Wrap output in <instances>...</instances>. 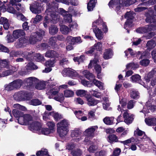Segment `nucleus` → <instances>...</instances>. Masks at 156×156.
I'll return each mask as SVG.
<instances>
[{
  "mask_svg": "<svg viewBox=\"0 0 156 156\" xmlns=\"http://www.w3.org/2000/svg\"><path fill=\"white\" fill-rule=\"evenodd\" d=\"M12 35L14 38L17 39L20 37H24L25 35V33L22 30H16L13 31Z\"/></svg>",
  "mask_w": 156,
  "mask_h": 156,
  "instance_id": "nucleus-20",
  "label": "nucleus"
},
{
  "mask_svg": "<svg viewBox=\"0 0 156 156\" xmlns=\"http://www.w3.org/2000/svg\"><path fill=\"white\" fill-rule=\"evenodd\" d=\"M87 91L83 90H78L76 92V95L80 97H83L86 96Z\"/></svg>",
  "mask_w": 156,
  "mask_h": 156,
  "instance_id": "nucleus-50",
  "label": "nucleus"
},
{
  "mask_svg": "<svg viewBox=\"0 0 156 156\" xmlns=\"http://www.w3.org/2000/svg\"><path fill=\"white\" fill-rule=\"evenodd\" d=\"M64 37L62 35H58L56 37H51L49 39V44L53 48H55L56 39L59 41H62L64 40Z\"/></svg>",
  "mask_w": 156,
  "mask_h": 156,
  "instance_id": "nucleus-18",
  "label": "nucleus"
},
{
  "mask_svg": "<svg viewBox=\"0 0 156 156\" xmlns=\"http://www.w3.org/2000/svg\"><path fill=\"white\" fill-rule=\"evenodd\" d=\"M96 0H91L88 3L87 8L89 11H91L93 10L95 6V2Z\"/></svg>",
  "mask_w": 156,
  "mask_h": 156,
  "instance_id": "nucleus-37",
  "label": "nucleus"
},
{
  "mask_svg": "<svg viewBox=\"0 0 156 156\" xmlns=\"http://www.w3.org/2000/svg\"><path fill=\"white\" fill-rule=\"evenodd\" d=\"M64 94L65 97H72L74 95V92L71 90L66 89L64 91Z\"/></svg>",
  "mask_w": 156,
  "mask_h": 156,
  "instance_id": "nucleus-42",
  "label": "nucleus"
},
{
  "mask_svg": "<svg viewBox=\"0 0 156 156\" xmlns=\"http://www.w3.org/2000/svg\"><path fill=\"white\" fill-rule=\"evenodd\" d=\"M86 98L87 101V104L90 106L96 105L98 103V100H95L91 96L86 97Z\"/></svg>",
  "mask_w": 156,
  "mask_h": 156,
  "instance_id": "nucleus-27",
  "label": "nucleus"
},
{
  "mask_svg": "<svg viewBox=\"0 0 156 156\" xmlns=\"http://www.w3.org/2000/svg\"><path fill=\"white\" fill-rule=\"evenodd\" d=\"M45 56L48 58L54 57L56 58L62 57V55L58 54L53 50H49L45 54Z\"/></svg>",
  "mask_w": 156,
  "mask_h": 156,
  "instance_id": "nucleus-17",
  "label": "nucleus"
},
{
  "mask_svg": "<svg viewBox=\"0 0 156 156\" xmlns=\"http://www.w3.org/2000/svg\"><path fill=\"white\" fill-rule=\"evenodd\" d=\"M156 45V43L155 41L153 40L148 41L147 43V47L148 49L153 48Z\"/></svg>",
  "mask_w": 156,
  "mask_h": 156,
  "instance_id": "nucleus-49",
  "label": "nucleus"
},
{
  "mask_svg": "<svg viewBox=\"0 0 156 156\" xmlns=\"http://www.w3.org/2000/svg\"><path fill=\"white\" fill-rule=\"evenodd\" d=\"M41 127V123L37 122H34L30 124V129L32 131H37L39 130Z\"/></svg>",
  "mask_w": 156,
  "mask_h": 156,
  "instance_id": "nucleus-24",
  "label": "nucleus"
},
{
  "mask_svg": "<svg viewBox=\"0 0 156 156\" xmlns=\"http://www.w3.org/2000/svg\"><path fill=\"white\" fill-rule=\"evenodd\" d=\"M108 140L109 142L111 143L113 142H119L117 137L115 135H110L108 137Z\"/></svg>",
  "mask_w": 156,
  "mask_h": 156,
  "instance_id": "nucleus-46",
  "label": "nucleus"
},
{
  "mask_svg": "<svg viewBox=\"0 0 156 156\" xmlns=\"http://www.w3.org/2000/svg\"><path fill=\"white\" fill-rule=\"evenodd\" d=\"M26 69L28 72L32 69H37L38 67L37 66L32 62H29L26 65Z\"/></svg>",
  "mask_w": 156,
  "mask_h": 156,
  "instance_id": "nucleus-40",
  "label": "nucleus"
},
{
  "mask_svg": "<svg viewBox=\"0 0 156 156\" xmlns=\"http://www.w3.org/2000/svg\"><path fill=\"white\" fill-rule=\"evenodd\" d=\"M34 59L37 62H41L44 60V56L39 53L36 54L34 57Z\"/></svg>",
  "mask_w": 156,
  "mask_h": 156,
  "instance_id": "nucleus-59",
  "label": "nucleus"
},
{
  "mask_svg": "<svg viewBox=\"0 0 156 156\" xmlns=\"http://www.w3.org/2000/svg\"><path fill=\"white\" fill-rule=\"evenodd\" d=\"M130 94L131 97L134 99H137L140 97V94L138 91L132 89L130 90Z\"/></svg>",
  "mask_w": 156,
  "mask_h": 156,
  "instance_id": "nucleus-32",
  "label": "nucleus"
},
{
  "mask_svg": "<svg viewBox=\"0 0 156 156\" xmlns=\"http://www.w3.org/2000/svg\"><path fill=\"white\" fill-rule=\"evenodd\" d=\"M140 58L142 59L140 62V64L143 66H146V53H143L141 56Z\"/></svg>",
  "mask_w": 156,
  "mask_h": 156,
  "instance_id": "nucleus-47",
  "label": "nucleus"
},
{
  "mask_svg": "<svg viewBox=\"0 0 156 156\" xmlns=\"http://www.w3.org/2000/svg\"><path fill=\"white\" fill-rule=\"evenodd\" d=\"M58 12L64 17V18L66 22L70 23L72 22V16L69 14L67 12L62 8H59L58 9Z\"/></svg>",
  "mask_w": 156,
  "mask_h": 156,
  "instance_id": "nucleus-13",
  "label": "nucleus"
},
{
  "mask_svg": "<svg viewBox=\"0 0 156 156\" xmlns=\"http://www.w3.org/2000/svg\"><path fill=\"white\" fill-rule=\"evenodd\" d=\"M82 74L88 80H93L94 78V76L93 74L89 72L87 70L82 71Z\"/></svg>",
  "mask_w": 156,
  "mask_h": 156,
  "instance_id": "nucleus-33",
  "label": "nucleus"
},
{
  "mask_svg": "<svg viewBox=\"0 0 156 156\" xmlns=\"http://www.w3.org/2000/svg\"><path fill=\"white\" fill-rule=\"evenodd\" d=\"M134 15H135L133 11H130L127 12L124 16V17L127 19V21L125 23L124 27L127 30L128 33H129L128 28L132 26V20L133 19Z\"/></svg>",
  "mask_w": 156,
  "mask_h": 156,
  "instance_id": "nucleus-9",
  "label": "nucleus"
},
{
  "mask_svg": "<svg viewBox=\"0 0 156 156\" xmlns=\"http://www.w3.org/2000/svg\"><path fill=\"white\" fill-rule=\"evenodd\" d=\"M156 124V119L155 118L147 119V125L149 126H153Z\"/></svg>",
  "mask_w": 156,
  "mask_h": 156,
  "instance_id": "nucleus-48",
  "label": "nucleus"
},
{
  "mask_svg": "<svg viewBox=\"0 0 156 156\" xmlns=\"http://www.w3.org/2000/svg\"><path fill=\"white\" fill-rule=\"evenodd\" d=\"M30 94L26 91H20L16 93L13 95L14 98L16 100L21 99L28 100L30 98Z\"/></svg>",
  "mask_w": 156,
  "mask_h": 156,
  "instance_id": "nucleus-10",
  "label": "nucleus"
},
{
  "mask_svg": "<svg viewBox=\"0 0 156 156\" xmlns=\"http://www.w3.org/2000/svg\"><path fill=\"white\" fill-rule=\"evenodd\" d=\"M42 16L41 15H37L35 18H33L31 20V22L34 24L39 23L42 20Z\"/></svg>",
  "mask_w": 156,
  "mask_h": 156,
  "instance_id": "nucleus-41",
  "label": "nucleus"
},
{
  "mask_svg": "<svg viewBox=\"0 0 156 156\" xmlns=\"http://www.w3.org/2000/svg\"><path fill=\"white\" fill-rule=\"evenodd\" d=\"M113 55L112 50L111 49L106 50L104 54L103 57L105 59L111 58Z\"/></svg>",
  "mask_w": 156,
  "mask_h": 156,
  "instance_id": "nucleus-28",
  "label": "nucleus"
},
{
  "mask_svg": "<svg viewBox=\"0 0 156 156\" xmlns=\"http://www.w3.org/2000/svg\"><path fill=\"white\" fill-rule=\"evenodd\" d=\"M85 60V57L83 55H81L80 57H76L73 58V60L75 62H77V64H79L80 62L84 61Z\"/></svg>",
  "mask_w": 156,
  "mask_h": 156,
  "instance_id": "nucleus-52",
  "label": "nucleus"
},
{
  "mask_svg": "<svg viewBox=\"0 0 156 156\" xmlns=\"http://www.w3.org/2000/svg\"><path fill=\"white\" fill-rule=\"evenodd\" d=\"M143 135H145V132L139 129L138 128H137L134 131V135L135 136L137 135L141 136Z\"/></svg>",
  "mask_w": 156,
  "mask_h": 156,
  "instance_id": "nucleus-63",
  "label": "nucleus"
},
{
  "mask_svg": "<svg viewBox=\"0 0 156 156\" xmlns=\"http://www.w3.org/2000/svg\"><path fill=\"white\" fill-rule=\"evenodd\" d=\"M33 54L32 51L29 52L27 51H12L10 53V57H19L22 56L28 59L29 58L31 57Z\"/></svg>",
  "mask_w": 156,
  "mask_h": 156,
  "instance_id": "nucleus-8",
  "label": "nucleus"
},
{
  "mask_svg": "<svg viewBox=\"0 0 156 156\" xmlns=\"http://www.w3.org/2000/svg\"><path fill=\"white\" fill-rule=\"evenodd\" d=\"M92 83L100 89L102 90L104 89V84L103 83L94 78L92 80Z\"/></svg>",
  "mask_w": 156,
  "mask_h": 156,
  "instance_id": "nucleus-29",
  "label": "nucleus"
},
{
  "mask_svg": "<svg viewBox=\"0 0 156 156\" xmlns=\"http://www.w3.org/2000/svg\"><path fill=\"white\" fill-rule=\"evenodd\" d=\"M98 128L97 126H91L84 131V134L88 137L92 138L95 136V132L97 131Z\"/></svg>",
  "mask_w": 156,
  "mask_h": 156,
  "instance_id": "nucleus-12",
  "label": "nucleus"
},
{
  "mask_svg": "<svg viewBox=\"0 0 156 156\" xmlns=\"http://www.w3.org/2000/svg\"><path fill=\"white\" fill-rule=\"evenodd\" d=\"M147 13V23H150L147 27V39L152 38L155 35L156 30V15H152L153 11H149Z\"/></svg>",
  "mask_w": 156,
  "mask_h": 156,
  "instance_id": "nucleus-1",
  "label": "nucleus"
},
{
  "mask_svg": "<svg viewBox=\"0 0 156 156\" xmlns=\"http://www.w3.org/2000/svg\"><path fill=\"white\" fill-rule=\"evenodd\" d=\"M36 155L37 156H50L48 154V150L44 148L38 151L36 153Z\"/></svg>",
  "mask_w": 156,
  "mask_h": 156,
  "instance_id": "nucleus-36",
  "label": "nucleus"
},
{
  "mask_svg": "<svg viewBox=\"0 0 156 156\" xmlns=\"http://www.w3.org/2000/svg\"><path fill=\"white\" fill-rule=\"evenodd\" d=\"M156 73V68H154L149 73L147 76L148 79H151V80H149V81H151L150 84L153 87L155 85L156 83V78L154 75Z\"/></svg>",
  "mask_w": 156,
  "mask_h": 156,
  "instance_id": "nucleus-14",
  "label": "nucleus"
},
{
  "mask_svg": "<svg viewBox=\"0 0 156 156\" xmlns=\"http://www.w3.org/2000/svg\"><path fill=\"white\" fill-rule=\"evenodd\" d=\"M69 125L68 121L66 119H64L57 123V132L62 138L64 139L67 135L69 131L68 128Z\"/></svg>",
  "mask_w": 156,
  "mask_h": 156,
  "instance_id": "nucleus-3",
  "label": "nucleus"
},
{
  "mask_svg": "<svg viewBox=\"0 0 156 156\" xmlns=\"http://www.w3.org/2000/svg\"><path fill=\"white\" fill-rule=\"evenodd\" d=\"M41 7L40 4L35 3L30 5V9L31 11L34 13L39 14L41 12Z\"/></svg>",
  "mask_w": 156,
  "mask_h": 156,
  "instance_id": "nucleus-15",
  "label": "nucleus"
},
{
  "mask_svg": "<svg viewBox=\"0 0 156 156\" xmlns=\"http://www.w3.org/2000/svg\"><path fill=\"white\" fill-rule=\"evenodd\" d=\"M47 8L45 12L47 15L51 18V22L54 23L57 22L59 18V15L56 12L58 8L57 2H53L47 4Z\"/></svg>",
  "mask_w": 156,
  "mask_h": 156,
  "instance_id": "nucleus-2",
  "label": "nucleus"
},
{
  "mask_svg": "<svg viewBox=\"0 0 156 156\" xmlns=\"http://www.w3.org/2000/svg\"><path fill=\"white\" fill-rule=\"evenodd\" d=\"M69 29L67 26L65 25H63L61 26L60 30L61 33L64 34H68L69 32Z\"/></svg>",
  "mask_w": 156,
  "mask_h": 156,
  "instance_id": "nucleus-44",
  "label": "nucleus"
},
{
  "mask_svg": "<svg viewBox=\"0 0 156 156\" xmlns=\"http://www.w3.org/2000/svg\"><path fill=\"white\" fill-rule=\"evenodd\" d=\"M55 62L56 61L55 59L48 60L45 62V66L47 67H53L54 66V64Z\"/></svg>",
  "mask_w": 156,
  "mask_h": 156,
  "instance_id": "nucleus-58",
  "label": "nucleus"
},
{
  "mask_svg": "<svg viewBox=\"0 0 156 156\" xmlns=\"http://www.w3.org/2000/svg\"><path fill=\"white\" fill-rule=\"evenodd\" d=\"M62 74L64 76H68L73 79L81 80L83 78V76H80L77 71L71 68L64 69L62 72Z\"/></svg>",
  "mask_w": 156,
  "mask_h": 156,
  "instance_id": "nucleus-7",
  "label": "nucleus"
},
{
  "mask_svg": "<svg viewBox=\"0 0 156 156\" xmlns=\"http://www.w3.org/2000/svg\"><path fill=\"white\" fill-rule=\"evenodd\" d=\"M12 82L15 89L20 88L23 84V81L21 80H15Z\"/></svg>",
  "mask_w": 156,
  "mask_h": 156,
  "instance_id": "nucleus-43",
  "label": "nucleus"
},
{
  "mask_svg": "<svg viewBox=\"0 0 156 156\" xmlns=\"http://www.w3.org/2000/svg\"><path fill=\"white\" fill-rule=\"evenodd\" d=\"M94 32L95 34L96 37L99 40L102 39L103 37V33L98 27L93 28Z\"/></svg>",
  "mask_w": 156,
  "mask_h": 156,
  "instance_id": "nucleus-23",
  "label": "nucleus"
},
{
  "mask_svg": "<svg viewBox=\"0 0 156 156\" xmlns=\"http://www.w3.org/2000/svg\"><path fill=\"white\" fill-rule=\"evenodd\" d=\"M45 85V82L44 81H38L35 86V88L39 90H42L44 88Z\"/></svg>",
  "mask_w": 156,
  "mask_h": 156,
  "instance_id": "nucleus-35",
  "label": "nucleus"
},
{
  "mask_svg": "<svg viewBox=\"0 0 156 156\" xmlns=\"http://www.w3.org/2000/svg\"><path fill=\"white\" fill-rule=\"evenodd\" d=\"M92 83L100 89L102 90L104 89V84L103 83L94 78L92 80Z\"/></svg>",
  "mask_w": 156,
  "mask_h": 156,
  "instance_id": "nucleus-30",
  "label": "nucleus"
},
{
  "mask_svg": "<svg viewBox=\"0 0 156 156\" xmlns=\"http://www.w3.org/2000/svg\"><path fill=\"white\" fill-rule=\"evenodd\" d=\"M99 62L98 59L94 58L93 60L90 61V62L88 66V67L89 69L92 68L93 66L95 67L97 64H98Z\"/></svg>",
  "mask_w": 156,
  "mask_h": 156,
  "instance_id": "nucleus-39",
  "label": "nucleus"
},
{
  "mask_svg": "<svg viewBox=\"0 0 156 156\" xmlns=\"http://www.w3.org/2000/svg\"><path fill=\"white\" fill-rule=\"evenodd\" d=\"M94 48L97 51H101L102 49V43L98 42L94 44L93 46Z\"/></svg>",
  "mask_w": 156,
  "mask_h": 156,
  "instance_id": "nucleus-62",
  "label": "nucleus"
},
{
  "mask_svg": "<svg viewBox=\"0 0 156 156\" xmlns=\"http://www.w3.org/2000/svg\"><path fill=\"white\" fill-rule=\"evenodd\" d=\"M58 31V28L55 25H52L49 28V32L51 34H55L57 33Z\"/></svg>",
  "mask_w": 156,
  "mask_h": 156,
  "instance_id": "nucleus-45",
  "label": "nucleus"
},
{
  "mask_svg": "<svg viewBox=\"0 0 156 156\" xmlns=\"http://www.w3.org/2000/svg\"><path fill=\"white\" fill-rule=\"evenodd\" d=\"M134 141V139L133 137H131L128 139L124 141H119V142L122 144L124 145H128L132 142H133Z\"/></svg>",
  "mask_w": 156,
  "mask_h": 156,
  "instance_id": "nucleus-55",
  "label": "nucleus"
},
{
  "mask_svg": "<svg viewBox=\"0 0 156 156\" xmlns=\"http://www.w3.org/2000/svg\"><path fill=\"white\" fill-rule=\"evenodd\" d=\"M98 27L102 28L105 32H106L108 31L105 23L103 22L101 18H99L97 20L93 23L92 25L93 28Z\"/></svg>",
  "mask_w": 156,
  "mask_h": 156,
  "instance_id": "nucleus-11",
  "label": "nucleus"
},
{
  "mask_svg": "<svg viewBox=\"0 0 156 156\" xmlns=\"http://www.w3.org/2000/svg\"><path fill=\"white\" fill-rule=\"evenodd\" d=\"M5 89L7 91H11L15 89V88L12 82L5 86Z\"/></svg>",
  "mask_w": 156,
  "mask_h": 156,
  "instance_id": "nucleus-61",
  "label": "nucleus"
},
{
  "mask_svg": "<svg viewBox=\"0 0 156 156\" xmlns=\"http://www.w3.org/2000/svg\"><path fill=\"white\" fill-rule=\"evenodd\" d=\"M110 104L109 102V101L107 99H105V101L103 105L104 109L107 110H111V108L110 107Z\"/></svg>",
  "mask_w": 156,
  "mask_h": 156,
  "instance_id": "nucleus-56",
  "label": "nucleus"
},
{
  "mask_svg": "<svg viewBox=\"0 0 156 156\" xmlns=\"http://www.w3.org/2000/svg\"><path fill=\"white\" fill-rule=\"evenodd\" d=\"M119 103L122 108L120 105H119L118 106L117 110L118 111H120L122 113L124 111L123 116L125 122L127 124L131 123L133 120V115H130L128 113L127 110L123 109V108H125L126 107V102L124 101L122 99L120 100Z\"/></svg>",
  "mask_w": 156,
  "mask_h": 156,
  "instance_id": "nucleus-4",
  "label": "nucleus"
},
{
  "mask_svg": "<svg viewBox=\"0 0 156 156\" xmlns=\"http://www.w3.org/2000/svg\"><path fill=\"white\" fill-rule=\"evenodd\" d=\"M27 42V40L23 37L19 39V41L15 43V45L17 48H20L25 46Z\"/></svg>",
  "mask_w": 156,
  "mask_h": 156,
  "instance_id": "nucleus-19",
  "label": "nucleus"
},
{
  "mask_svg": "<svg viewBox=\"0 0 156 156\" xmlns=\"http://www.w3.org/2000/svg\"><path fill=\"white\" fill-rule=\"evenodd\" d=\"M114 119L113 117H106L103 119V121L105 124L111 125L113 124Z\"/></svg>",
  "mask_w": 156,
  "mask_h": 156,
  "instance_id": "nucleus-38",
  "label": "nucleus"
},
{
  "mask_svg": "<svg viewBox=\"0 0 156 156\" xmlns=\"http://www.w3.org/2000/svg\"><path fill=\"white\" fill-rule=\"evenodd\" d=\"M127 2L128 0H111L108 5L110 9L114 8L118 11L121 6H126Z\"/></svg>",
  "mask_w": 156,
  "mask_h": 156,
  "instance_id": "nucleus-5",
  "label": "nucleus"
},
{
  "mask_svg": "<svg viewBox=\"0 0 156 156\" xmlns=\"http://www.w3.org/2000/svg\"><path fill=\"white\" fill-rule=\"evenodd\" d=\"M25 81L28 85L32 86L35 84H37L39 80L35 77H31L27 79Z\"/></svg>",
  "mask_w": 156,
  "mask_h": 156,
  "instance_id": "nucleus-25",
  "label": "nucleus"
},
{
  "mask_svg": "<svg viewBox=\"0 0 156 156\" xmlns=\"http://www.w3.org/2000/svg\"><path fill=\"white\" fill-rule=\"evenodd\" d=\"M68 86L67 84H64L59 87H55L54 88L50 90V93L52 94L55 95L57 94L59 91L60 88L66 89L68 88Z\"/></svg>",
  "mask_w": 156,
  "mask_h": 156,
  "instance_id": "nucleus-22",
  "label": "nucleus"
},
{
  "mask_svg": "<svg viewBox=\"0 0 156 156\" xmlns=\"http://www.w3.org/2000/svg\"><path fill=\"white\" fill-rule=\"evenodd\" d=\"M140 76L138 74H136L132 76L130 79V80L133 83H139L140 84L143 86L144 87H146L145 83L140 80Z\"/></svg>",
  "mask_w": 156,
  "mask_h": 156,
  "instance_id": "nucleus-16",
  "label": "nucleus"
},
{
  "mask_svg": "<svg viewBox=\"0 0 156 156\" xmlns=\"http://www.w3.org/2000/svg\"><path fill=\"white\" fill-rule=\"evenodd\" d=\"M82 153V152L80 149L73 151L71 152V154L73 156H80Z\"/></svg>",
  "mask_w": 156,
  "mask_h": 156,
  "instance_id": "nucleus-64",
  "label": "nucleus"
},
{
  "mask_svg": "<svg viewBox=\"0 0 156 156\" xmlns=\"http://www.w3.org/2000/svg\"><path fill=\"white\" fill-rule=\"evenodd\" d=\"M50 115L53 117L55 119L56 121H58L62 118V116L61 115L54 112H50Z\"/></svg>",
  "mask_w": 156,
  "mask_h": 156,
  "instance_id": "nucleus-51",
  "label": "nucleus"
},
{
  "mask_svg": "<svg viewBox=\"0 0 156 156\" xmlns=\"http://www.w3.org/2000/svg\"><path fill=\"white\" fill-rule=\"evenodd\" d=\"M92 83L100 89L102 90L104 89V84L103 83L94 78L92 80Z\"/></svg>",
  "mask_w": 156,
  "mask_h": 156,
  "instance_id": "nucleus-31",
  "label": "nucleus"
},
{
  "mask_svg": "<svg viewBox=\"0 0 156 156\" xmlns=\"http://www.w3.org/2000/svg\"><path fill=\"white\" fill-rule=\"evenodd\" d=\"M54 99L56 101L62 103L64 99V97L62 93L59 94L54 97Z\"/></svg>",
  "mask_w": 156,
  "mask_h": 156,
  "instance_id": "nucleus-53",
  "label": "nucleus"
},
{
  "mask_svg": "<svg viewBox=\"0 0 156 156\" xmlns=\"http://www.w3.org/2000/svg\"><path fill=\"white\" fill-rule=\"evenodd\" d=\"M3 24V27L4 29L7 30L9 28V24L8 22V20L5 17H1L0 18V24Z\"/></svg>",
  "mask_w": 156,
  "mask_h": 156,
  "instance_id": "nucleus-26",
  "label": "nucleus"
},
{
  "mask_svg": "<svg viewBox=\"0 0 156 156\" xmlns=\"http://www.w3.org/2000/svg\"><path fill=\"white\" fill-rule=\"evenodd\" d=\"M24 115L23 114V115L20 116L18 119V123L22 125H26V122L27 121L25 119Z\"/></svg>",
  "mask_w": 156,
  "mask_h": 156,
  "instance_id": "nucleus-57",
  "label": "nucleus"
},
{
  "mask_svg": "<svg viewBox=\"0 0 156 156\" xmlns=\"http://www.w3.org/2000/svg\"><path fill=\"white\" fill-rule=\"evenodd\" d=\"M138 67V65L137 64L130 63L126 65V68L128 69H134Z\"/></svg>",
  "mask_w": 156,
  "mask_h": 156,
  "instance_id": "nucleus-60",
  "label": "nucleus"
},
{
  "mask_svg": "<svg viewBox=\"0 0 156 156\" xmlns=\"http://www.w3.org/2000/svg\"><path fill=\"white\" fill-rule=\"evenodd\" d=\"M81 132L79 130H73L71 132V136L74 138V139L76 142H78L81 139L80 135Z\"/></svg>",
  "mask_w": 156,
  "mask_h": 156,
  "instance_id": "nucleus-21",
  "label": "nucleus"
},
{
  "mask_svg": "<svg viewBox=\"0 0 156 156\" xmlns=\"http://www.w3.org/2000/svg\"><path fill=\"white\" fill-rule=\"evenodd\" d=\"M44 33V31L42 30H39L36 33H32L29 39L30 43L31 44H34L37 42L41 41Z\"/></svg>",
  "mask_w": 156,
  "mask_h": 156,
  "instance_id": "nucleus-6",
  "label": "nucleus"
},
{
  "mask_svg": "<svg viewBox=\"0 0 156 156\" xmlns=\"http://www.w3.org/2000/svg\"><path fill=\"white\" fill-rule=\"evenodd\" d=\"M28 100L27 103L29 105L34 106L39 105L41 104V101L38 99H33L30 100Z\"/></svg>",
  "mask_w": 156,
  "mask_h": 156,
  "instance_id": "nucleus-34",
  "label": "nucleus"
},
{
  "mask_svg": "<svg viewBox=\"0 0 156 156\" xmlns=\"http://www.w3.org/2000/svg\"><path fill=\"white\" fill-rule=\"evenodd\" d=\"M12 114L16 118H19L20 116L23 115V112L17 109H14L12 111Z\"/></svg>",
  "mask_w": 156,
  "mask_h": 156,
  "instance_id": "nucleus-54",
  "label": "nucleus"
}]
</instances>
